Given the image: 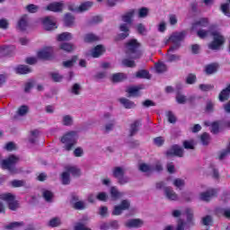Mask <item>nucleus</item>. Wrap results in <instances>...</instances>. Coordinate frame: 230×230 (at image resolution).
Instances as JSON below:
<instances>
[{"label":"nucleus","instance_id":"nucleus-1","mask_svg":"<svg viewBox=\"0 0 230 230\" xmlns=\"http://www.w3.org/2000/svg\"><path fill=\"white\" fill-rule=\"evenodd\" d=\"M208 26H209V20L208 18H201L192 25V31H196L199 39H208V36L212 35V31H215L211 28L208 31L203 29Z\"/></svg>","mask_w":230,"mask_h":230},{"label":"nucleus","instance_id":"nucleus-2","mask_svg":"<svg viewBox=\"0 0 230 230\" xmlns=\"http://www.w3.org/2000/svg\"><path fill=\"white\" fill-rule=\"evenodd\" d=\"M6 204L9 206V209L15 211L19 208V203L15 200V196L12 193L0 194V213H4Z\"/></svg>","mask_w":230,"mask_h":230},{"label":"nucleus","instance_id":"nucleus-3","mask_svg":"<svg viewBox=\"0 0 230 230\" xmlns=\"http://www.w3.org/2000/svg\"><path fill=\"white\" fill-rule=\"evenodd\" d=\"M213 41L208 44L209 49H220L226 44V38L218 30L212 31Z\"/></svg>","mask_w":230,"mask_h":230},{"label":"nucleus","instance_id":"nucleus-4","mask_svg":"<svg viewBox=\"0 0 230 230\" xmlns=\"http://www.w3.org/2000/svg\"><path fill=\"white\" fill-rule=\"evenodd\" d=\"M138 48L139 43H137V40H129L126 46V55L128 58H133L134 60L139 58V57H141V52L137 50Z\"/></svg>","mask_w":230,"mask_h":230},{"label":"nucleus","instance_id":"nucleus-5","mask_svg":"<svg viewBox=\"0 0 230 230\" xmlns=\"http://www.w3.org/2000/svg\"><path fill=\"white\" fill-rule=\"evenodd\" d=\"M19 163V157L15 155H10L7 159L1 161V168L3 170H8L10 173H19L15 164Z\"/></svg>","mask_w":230,"mask_h":230},{"label":"nucleus","instance_id":"nucleus-6","mask_svg":"<svg viewBox=\"0 0 230 230\" xmlns=\"http://www.w3.org/2000/svg\"><path fill=\"white\" fill-rule=\"evenodd\" d=\"M76 139H78V133L76 131H70L61 137V143L65 145V149L69 151L76 145Z\"/></svg>","mask_w":230,"mask_h":230},{"label":"nucleus","instance_id":"nucleus-7","mask_svg":"<svg viewBox=\"0 0 230 230\" xmlns=\"http://www.w3.org/2000/svg\"><path fill=\"white\" fill-rule=\"evenodd\" d=\"M184 37H186L185 32H174L165 40V44L172 42L173 44L172 48L179 49L181 41L184 40Z\"/></svg>","mask_w":230,"mask_h":230},{"label":"nucleus","instance_id":"nucleus-8","mask_svg":"<svg viewBox=\"0 0 230 230\" xmlns=\"http://www.w3.org/2000/svg\"><path fill=\"white\" fill-rule=\"evenodd\" d=\"M127 209H130V200L123 199L120 201V204L116 205L113 208L111 215L114 217H119V215H121V213L124 211H127Z\"/></svg>","mask_w":230,"mask_h":230},{"label":"nucleus","instance_id":"nucleus-9","mask_svg":"<svg viewBox=\"0 0 230 230\" xmlns=\"http://www.w3.org/2000/svg\"><path fill=\"white\" fill-rule=\"evenodd\" d=\"M51 57H53V48L51 47H44L37 52V58L40 60H49Z\"/></svg>","mask_w":230,"mask_h":230},{"label":"nucleus","instance_id":"nucleus-10","mask_svg":"<svg viewBox=\"0 0 230 230\" xmlns=\"http://www.w3.org/2000/svg\"><path fill=\"white\" fill-rule=\"evenodd\" d=\"M44 10L48 12L60 13L64 10V2H53L49 4Z\"/></svg>","mask_w":230,"mask_h":230},{"label":"nucleus","instance_id":"nucleus-11","mask_svg":"<svg viewBox=\"0 0 230 230\" xmlns=\"http://www.w3.org/2000/svg\"><path fill=\"white\" fill-rule=\"evenodd\" d=\"M164 195L167 200L177 201L179 200V194L172 189V187H165L164 189Z\"/></svg>","mask_w":230,"mask_h":230},{"label":"nucleus","instance_id":"nucleus-12","mask_svg":"<svg viewBox=\"0 0 230 230\" xmlns=\"http://www.w3.org/2000/svg\"><path fill=\"white\" fill-rule=\"evenodd\" d=\"M43 26L48 31L57 30V21L55 18L48 16L43 19Z\"/></svg>","mask_w":230,"mask_h":230},{"label":"nucleus","instance_id":"nucleus-13","mask_svg":"<svg viewBox=\"0 0 230 230\" xmlns=\"http://www.w3.org/2000/svg\"><path fill=\"white\" fill-rule=\"evenodd\" d=\"M217 190L216 189H209L205 192H201L199 194V199L204 200L205 202H208V200H211L215 195H217Z\"/></svg>","mask_w":230,"mask_h":230},{"label":"nucleus","instance_id":"nucleus-14","mask_svg":"<svg viewBox=\"0 0 230 230\" xmlns=\"http://www.w3.org/2000/svg\"><path fill=\"white\" fill-rule=\"evenodd\" d=\"M167 155H176L177 157H182V155H184V150L179 146H172V148L167 151Z\"/></svg>","mask_w":230,"mask_h":230},{"label":"nucleus","instance_id":"nucleus-15","mask_svg":"<svg viewBox=\"0 0 230 230\" xmlns=\"http://www.w3.org/2000/svg\"><path fill=\"white\" fill-rule=\"evenodd\" d=\"M145 222L141 219H129L125 223L126 227L138 228L143 227Z\"/></svg>","mask_w":230,"mask_h":230},{"label":"nucleus","instance_id":"nucleus-16","mask_svg":"<svg viewBox=\"0 0 230 230\" xmlns=\"http://www.w3.org/2000/svg\"><path fill=\"white\" fill-rule=\"evenodd\" d=\"M134 15H136V9H130L122 15L121 19L123 22H127V24H131L132 19H134Z\"/></svg>","mask_w":230,"mask_h":230},{"label":"nucleus","instance_id":"nucleus-17","mask_svg":"<svg viewBox=\"0 0 230 230\" xmlns=\"http://www.w3.org/2000/svg\"><path fill=\"white\" fill-rule=\"evenodd\" d=\"M230 97V84L226 85L225 89H223L219 95L218 100L219 102H226V100H229Z\"/></svg>","mask_w":230,"mask_h":230},{"label":"nucleus","instance_id":"nucleus-18","mask_svg":"<svg viewBox=\"0 0 230 230\" xmlns=\"http://www.w3.org/2000/svg\"><path fill=\"white\" fill-rule=\"evenodd\" d=\"M105 53V47L102 45H97L92 51L91 57L93 58H98V57H102Z\"/></svg>","mask_w":230,"mask_h":230},{"label":"nucleus","instance_id":"nucleus-19","mask_svg":"<svg viewBox=\"0 0 230 230\" xmlns=\"http://www.w3.org/2000/svg\"><path fill=\"white\" fill-rule=\"evenodd\" d=\"M66 172L68 174L71 173V175H73L74 177H80V175H82V171L80 170V168L75 165H67L66 167Z\"/></svg>","mask_w":230,"mask_h":230},{"label":"nucleus","instance_id":"nucleus-20","mask_svg":"<svg viewBox=\"0 0 230 230\" xmlns=\"http://www.w3.org/2000/svg\"><path fill=\"white\" fill-rule=\"evenodd\" d=\"M110 195L111 200H118L123 197V192L118 190V187H111L110 189Z\"/></svg>","mask_w":230,"mask_h":230},{"label":"nucleus","instance_id":"nucleus-21","mask_svg":"<svg viewBox=\"0 0 230 230\" xmlns=\"http://www.w3.org/2000/svg\"><path fill=\"white\" fill-rule=\"evenodd\" d=\"M120 31H123L124 33L119 34L116 37V40H123V39H127L128 37V26L127 24H121L119 26Z\"/></svg>","mask_w":230,"mask_h":230},{"label":"nucleus","instance_id":"nucleus-22","mask_svg":"<svg viewBox=\"0 0 230 230\" xmlns=\"http://www.w3.org/2000/svg\"><path fill=\"white\" fill-rule=\"evenodd\" d=\"M126 172H127V168L123 166H117L113 168V171H112L113 177H115V179H119V177H122L123 175H125Z\"/></svg>","mask_w":230,"mask_h":230},{"label":"nucleus","instance_id":"nucleus-23","mask_svg":"<svg viewBox=\"0 0 230 230\" xmlns=\"http://www.w3.org/2000/svg\"><path fill=\"white\" fill-rule=\"evenodd\" d=\"M143 89V86H129L127 88L126 93L129 96H139V91Z\"/></svg>","mask_w":230,"mask_h":230},{"label":"nucleus","instance_id":"nucleus-24","mask_svg":"<svg viewBox=\"0 0 230 230\" xmlns=\"http://www.w3.org/2000/svg\"><path fill=\"white\" fill-rule=\"evenodd\" d=\"M172 186H174V188H177L178 190H182V188L186 186V181H184V179L182 178H174L172 181Z\"/></svg>","mask_w":230,"mask_h":230},{"label":"nucleus","instance_id":"nucleus-25","mask_svg":"<svg viewBox=\"0 0 230 230\" xmlns=\"http://www.w3.org/2000/svg\"><path fill=\"white\" fill-rule=\"evenodd\" d=\"M17 28L20 29L22 31L28 28V15H23L18 21Z\"/></svg>","mask_w":230,"mask_h":230},{"label":"nucleus","instance_id":"nucleus-26","mask_svg":"<svg viewBox=\"0 0 230 230\" xmlns=\"http://www.w3.org/2000/svg\"><path fill=\"white\" fill-rule=\"evenodd\" d=\"M14 71L17 75H28V73H31V69L24 65L16 66Z\"/></svg>","mask_w":230,"mask_h":230},{"label":"nucleus","instance_id":"nucleus-27","mask_svg":"<svg viewBox=\"0 0 230 230\" xmlns=\"http://www.w3.org/2000/svg\"><path fill=\"white\" fill-rule=\"evenodd\" d=\"M186 226H193V223L190 222L184 225V223L181 222V223H178L176 229L172 226H167L164 230H184L186 229Z\"/></svg>","mask_w":230,"mask_h":230},{"label":"nucleus","instance_id":"nucleus-28","mask_svg":"<svg viewBox=\"0 0 230 230\" xmlns=\"http://www.w3.org/2000/svg\"><path fill=\"white\" fill-rule=\"evenodd\" d=\"M175 47H171L170 49L168 50V61L169 62H176V60H179L181 58V57L173 55L172 53H173V51H175Z\"/></svg>","mask_w":230,"mask_h":230},{"label":"nucleus","instance_id":"nucleus-29","mask_svg":"<svg viewBox=\"0 0 230 230\" xmlns=\"http://www.w3.org/2000/svg\"><path fill=\"white\" fill-rule=\"evenodd\" d=\"M217 71H218V65L217 64L208 65L205 68V73L207 75H213L214 73H217Z\"/></svg>","mask_w":230,"mask_h":230},{"label":"nucleus","instance_id":"nucleus-30","mask_svg":"<svg viewBox=\"0 0 230 230\" xmlns=\"http://www.w3.org/2000/svg\"><path fill=\"white\" fill-rule=\"evenodd\" d=\"M66 26H75V16L71 13H66L64 18Z\"/></svg>","mask_w":230,"mask_h":230},{"label":"nucleus","instance_id":"nucleus-31","mask_svg":"<svg viewBox=\"0 0 230 230\" xmlns=\"http://www.w3.org/2000/svg\"><path fill=\"white\" fill-rule=\"evenodd\" d=\"M119 102L125 107V109H134V107H136V103L126 98H120Z\"/></svg>","mask_w":230,"mask_h":230},{"label":"nucleus","instance_id":"nucleus-32","mask_svg":"<svg viewBox=\"0 0 230 230\" xmlns=\"http://www.w3.org/2000/svg\"><path fill=\"white\" fill-rule=\"evenodd\" d=\"M71 39H73V34H71V32H63V33L58 35V40L59 42H63L66 40H71Z\"/></svg>","mask_w":230,"mask_h":230},{"label":"nucleus","instance_id":"nucleus-33","mask_svg":"<svg viewBox=\"0 0 230 230\" xmlns=\"http://www.w3.org/2000/svg\"><path fill=\"white\" fill-rule=\"evenodd\" d=\"M59 49H61L63 51H66V53H71V51H74L75 45L71 43H61L59 45Z\"/></svg>","mask_w":230,"mask_h":230},{"label":"nucleus","instance_id":"nucleus-34","mask_svg":"<svg viewBox=\"0 0 230 230\" xmlns=\"http://www.w3.org/2000/svg\"><path fill=\"white\" fill-rule=\"evenodd\" d=\"M138 170H140V172H144L145 173H150V172H154L152 165L145 163H142L138 165Z\"/></svg>","mask_w":230,"mask_h":230},{"label":"nucleus","instance_id":"nucleus-35","mask_svg":"<svg viewBox=\"0 0 230 230\" xmlns=\"http://www.w3.org/2000/svg\"><path fill=\"white\" fill-rule=\"evenodd\" d=\"M93 6V2H84L81 4L79 7V13H82L84 12H87V10L91 9Z\"/></svg>","mask_w":230,"mask_h":230},{"label":"nucleus","instance_id":"nucleus-36","mask_svg":"<svg viewBox=\"0 0 230 230\" xmlns=\"http://www.w3.org/2000/svg\"><path fill=\"white\" fill-rule=\"evenodd\" d=\"M111 80L112 82H123V80H127V75L123 73L114 74Z\"/></svg>","mask_w":230,"mask_h":230},{"label":"nucleus","instance_id":"nucleus-37","mask_svg":"<svg viewBox=\"0 0 230 230\" xmlns=\"http://www.w3.org/2000/svg\"><path fill=\"white\" fill-rule=\"evenodd\" d=\"M76 60H78V58L76 56H74L71 59L64 61L63 66L66 68L73 67V66L76 64Z\"/></svg>","mask_w":230,"mask_h":230},{"label":"nucleus","instance_id":"nucleus-38","mask_svg":"<svg viewBox=\"0 0 230 230\" xmlns=\"http://www.w3.org/2000/svg\"><path fill=\"white\" fill-rule=\"evenodd\" d=\"M211 141V137H209V134L208 133H203L200 136V142L203 146H208Z\"/></svg>","mask_w":230,"mask_h":230},{"label":"nucleus","instance_id":"nucleus-39","mask_svg":"<svg viewBox=\"0 0 230 230\" xmlns=\"http://www.w3.org/2000/svg\"><path fill=\"white\" fill-rule=\"evenodd\" d=\"M100 38L93 33H88L84 36V42H96Z\"/></svg>","mask_w":230,"mask_h":230},{"label":"nucleus","instance_id":"nucleus-40","mask_svg":"<svg viewBox=\"0 0 230 230\" xmlns=\"http://www.w3.org/2000/svg\"><path fill=\"white\" fill-rule=\"evenodd\" d=\"M43 199L47 201V202H53V192H51L50 190H43Z\"/></svg>","mask_w":230,"mask_h":230},{"label":"nucleus","instance_id":"nucleus-41","mask_svg":"<svg viewBox=\"0 0 230 230\" xmlns=\"http://www.w3.org/2000/svg\"><path fill=\"white\" fill-rule=\"evenodd\" d=\"M10 185L13 188H22V186H26V181L21 180H14L10 181Z\"/></svg>","mask_w":230,"mask_h":230},{"label":"nucleus","instance_id":"nucleus-42","mask_svg":"<svg viewBox=\"0 0 230 230\" xmlns=\"http://www.w3.org/2000/svg\"><path fill=\"white\" fill-rule=\"evenodd\" d=\"M105 123H106L104 125L105 132H111V130L114 129V126L116 125V119L115 120H110V121H107Z\"/></svg>","mask_w":230,"mask_h":230},{"label":"nucleus","instance_id":"nucleus-43","mask_svg":"<svg viewBox=\"0 0 230 230\" xmlns=\"http://www.w3.org/2000/svg\"><path fill=\"white\" fill-rule=\"evenodd\" d=\"M116 119L114 118V115H112V113L111 112H105L103 113V115L102 116V120L105 123L107 121H112L115 120Z\"/></svg>","mask_w":230,"mask_h":230},{"label":"nucleus","instance_id":"nucleus-44","mask_svg":"<svg viewBox=\"0 0 230 230\" xmlns=\"http://www.w3.org/2000/svg\"><path fill=\"white\" fill-rule=\"evenodd\" d=\"M195 145H196L195 140H185L183 142V146L187 150H193V148H195Z\"/></svg>","mask_w":230,"mask_h":230},{"label":"nucleus","instance_id":"nucleus-45","mask_svg":"<svg viewBox=\"0 0 230 230\" xmlns=\"http://www.w3.org/2000/svg\"><path fill=\"white\" fill-rule=\"evenodd\" d=\"M62 123L66 127H70V125H73V117H71L70 115H65L63 117Z\"/></svg>","mask_w":230,"mask_h":230},{"label":"nucleus","instance_id":"nucleus-46","mask_svg":"<svg viewBox=\"0 0 230 230\" xmlns=\"http://www.w3.org/2000/svg\"><path fill=\"white\" fill-rule=\"evenodd\" d=\"M60 224H62V222L60 221V218H58V217H54V218L50 219V221L49 222V227H58V226H60Z\"/></svg>","mask_w":230,"mask_h":230},{"label":"nucleus","instance_id":"nucleus-47","mask_svg":"<svg viewBox=\"0 0 230 230\" xmlns=\"http://www.w3.org/2000/svg\"><path fill=\"white\" fill-rule=\"evenodd\" d=\"M137 78H150V74L146 70H140L136 74Z\"/></svg>","mask_w":230,"mask_h":230},{"label":"nucleus","instance_id":"nucleus-48","mask_svg":"<svg viewBox=\"0 0 230 230\" xmlns=\"http://www.w3.org/2000/svg\"><path fill=\"white\" fill-rule=\"evenodd\" d=\"M25 8L29 13H37V11L40 10L39 5H35L33 4L27 5Z\"/></svg>","mask_w":230,"mask_h":230},{"label":"nucleus","instance_id":"nucleus-49","mask_svg":"<svg viewBox=\"0 0 230 230\" xmlns=\"http://www.w3.org/2000/svg\"><path fill=\"white\" fill-rule=\"evenodd\" d=\"M117 179L119 184H120L121 186L128 184V182H130V178L128 176H125V174Z\"/></svg>","mask_w":230,"mask_h":230},{"label":"nucleus","instance_id":"nucleus-50","mask_svg":"<svg viewBox=\"0 0 230 230\" xmlns=\"http://www.w3.org/2000/svg\"><path fill=\"white\" fill-rule=\"evenodd\" d=\"M141 125V122L139 121H135L130 128V132H131V136H134L135 133L137 132V130H139V126Z\"/></svg>","mask_w":230,"mask_h":230},{"label":"nucleus","instance_id":"nucleus-51","mask_svg":"<svg viewBox=\"0 0 230 230\" xmlns=\"http://www.w3.org/2000/svg\"><path fill=\"white\" fill-rule=\"evenodd\" d=\"M61 181H62V184H69V182H71L69 174L67 173L66 171L61 174Z\"/></svg>","mask_w":230,"mask_h":230},{"label":"nucleus","instance_id":"nucleus-52","mask_svg":"<svg viewBox=\"0 0 230 230\" xmlns=\"http://www.w3.org/2000/svg\"><path fill=\"white\" fill-rule=\"evenodd\" d=\"M96 199L102 202H106V200L109 199V195H107V192H99L96 196Z\"/></svg>","mask_w":230,"mask_h":230},{"label":"nucleus","instance_id":"nucleus-53","mask_svg":"<svg viewBox=\"0 0 230 230\" xmlns=\"http://www.w3.org/2000/svg\"><path fill=\"white\" fill-rule=\"evenodd\" d=\"M155 71L156 73H164L166 71V65L164 63L155 64Z\"/></svg>","mask_w":230,"mask_h":230},{"label":"nucleus","instance_id":"nucleus-54","mask_svg":"<svg viewBox=\"0 0 230 230\" xmlns=\"http://www.w3.org/2000/svg\"><path fill=\"white\" fill-rule=\"evenodd\" d=\"M123 66H126V67H136V63L132 59L125 58L122 61Z\"/></svg>","mask_w":230,"mask_h":230},{"label":"nucleus","instance_id":"nucleus-55","mask_svg":"<svg viewBox=\"0 0 230 230\" xmlns=\"http://www.w3.org/2000/svg\"><path fill=\"white\" fill-rule=\"evenodd\" d=\"M22 226H24V223L22 222H13L7 226V229H17L22 227Z\"/></svg>","mask_w":230,"mask_h":230},{"label":"nucleus","instance_id":"nucleus-56","mask_svg":"<svg viewBox=\"0 0 230 230\" xmlns=\"http://www.w3.org/2000/svg\"><path fill=\"white\" fill-rule=\"evenodd\" d=\"M18 116H26L28 114V106H21L17 111Z\"/></svg>","mask_w":230,"mask_h":230},{"label":"nucleus","instance_id":"nucleus-57","mask_svg":"<svg viewBox=\"0 0 230 230\" xmlns=\"http://www.w3.org/2000/svg\"><path fill=\"white\" fill-rule=\"evenodd\" d=\"M157 30L160 31V33H164L166 31V22H160L157 25Z\"/></svg>","mask_w":230,"mask_h":230},{"label":"nucleus","instance_id":"nucleus-58","mask_svg":"<svg viewBox=\"0 0 230 230\" xmlns=\"http://www.w3.org/2000/svg\"><path fill=\"white\" fill-rule=\"evenodd\" d=\"M221 10L225 15L227 17H230V8H229V4H225L221 5Z\"/></svg>","mask_w":230,"mask_h":230},{"label":"nucleus","instance_id":"nucleus-59","mask_svg":"<svg viewBox=\"0 0 230 230\" xmlns=\"http://www.w3.org/2000/svg\"><path fill=\"white\" fill-rule=\"evenodd\" d=\"M146 15H148V9L146 7H143L138 10V17L143 19V18L146 17Z\"/></svg>","mask_w":230,"mask_h":230},{"label":"nucleus","instance_id":"nucleus-60","mask_svg":"<svg viewBox=\"0 0 230 230\" xmlns=\"http://www.w3.org/2000/svg\"><path fill=\"white\" fill-rule=\"evenodd\" d=\"M75 230H91V228H88L87 226H85V225L84 223H76L74 226Z\"/></svg>","mask_w":230,"mask_h":230},{"label":"nucleus","instance_id":"nucleus-61","mask_svg":"<svg viewBox=\"0 0 230 230\" xmlns=\"http://www.w3.org/2000/svg\"><path fill=\"white\" fill-rule=\"evenodd\" d=\"M63 78L64 77L58 73H52L51 74V79L53 80V82H62Z\"/></svg>","mask_w":230,"mask_h":230},{"label":"nucleus","instance_id":"nucleus-62","mask_svg":"<svg viewBox=\"0 0 230 230\" xmlns=\"http://www.w3.org/2000/svg\"><path fill=\"white\" fill-rule=\"evenodd\" d=\"M154 143L156 146H163L164 145V138L163 137H157L154 139Z\"/></svg>","mask_w":230,"mask_h":230},{"label":"nucleus","instance_id":"nucleus-63","mask_svg":"<svg viewBox=\"0 0 230 230\" xmlns=\"http://www.w3.org/2000/svg\"><path fill=\"white\" fill-rule=\"evenodd\" d=\"M177 22H178L177 15L170 14L169 15V24H171V26H175V24H177Z\"/></svg>","mask_w":230,"mask_h":230},{"label":"nucleus","instance_id":"nucleus-64","mask_svg":"<svg viewBox=\"0 0 230 230\" xmlns=\"http://www.w3.org/2000/svg\"><path fill=\"white\" fill-rule=\"evenodd\" d=\"M176 102H177V103L182 104V103H185L187 102V99L184 95H182L181 93H178L176 95Z\"/></svg>","mask_w":230,"mask_h":230}]
</instances>
